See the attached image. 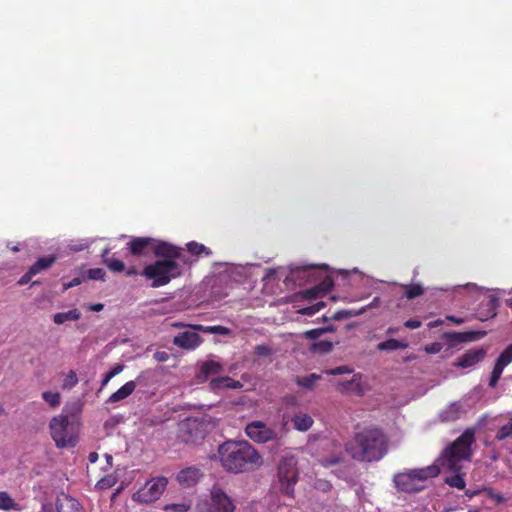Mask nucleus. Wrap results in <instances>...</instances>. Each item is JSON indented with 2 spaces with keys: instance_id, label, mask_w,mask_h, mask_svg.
<instances>
[{
  "instance_id": "obj_4",
  "label": "nucleus",
  "mask_w": 512,
  "mask_h": 512,
  "mask_svg": "<svg viewBox=\"0 0 512 512\" xmlns=\"http://www.w3.org/2000/svg\"><path fill=\"white\" fill-rule=\"evenodd\" d=\"M475 441V429L467 428L443 450L438 462L449 471L459 472L462 468L461 462L471 460L473 455L472 445Z\"/></svg>"
},
{
  "instance_id": "obj_3",
  "label": "nucleus",
  "mask_w": 512,
  "mask_h": 512,
  "mask_svg": "<svg viewBox=\"0 0 512 512\" xmlns=\"http://www.w3.org/2000/svg\"><path fill=\"white\" fill-rule=\"evenodd\" d=\"M175 250L176 256H157L156 261L146 265L141 271V276L151 280L152 288L168 285L182 275V267L177 260L181 259L183 249L175 245Z\"/></svg>"
},
{
  "instance_id": "obj_52",
  "label": "nucleus",
  "mask_w": 512,
  "mask_h": 512,
  "mask_svg": "<svg viewBox=\"0 0 512 512\" xmlns=\"http://www.w3.org/2000/svg\"><path fill=\"white\" fill-rule=\"evenodd\" d=\"M33 276H34L33 274H30V270H28V271H27V272H26V273H25V274H24V275L19 279L18 284H19V285H21V286L28 284V283L31 281V279H32V277H33Z\"/></svg>"
},
{
  "instance_id": "obj_41",
  "label": "nucleus",
  "mask_w": 512,
  "mask_h": 512,
  "mask_svg": "<svg viewBox=\"0 0 512 512\" xmlns=\"http://www.w3.org/2000/svg\"><path fill=\"white\" fill-rule=\"evenodd\" d=\"M333 349V344L330 341L322 340L312 345V350L323 354L329 353Z\"/></svg>"
},
{
  "instance_id": "obj_45",
  "label": "nucleus",
  "mask_w": 512,
  "mask_h": 512,
  "mask_svg": "<svg viewBox=\"0 0 512 512\" xmlns=\"http://www.w3.org/2000/svg\"><path fill=\"white\" fill-rule=\"evenodd\" d=\"M327 330L324 328H316L308 330L304 333L305 337L310 340H315L319 338L323 333H325Z\"/></svg>"
},
{
  "instance_id": "obj_44",
  "label": "nucleus",
  "mask_w": 512,
  "mask_h": 512,
  "mask_svg": "<svg viewBox=\"0 0 512 512\" xmlns=\"http://www.w3.org/2000/svg\"><path fill=\"white\" fill-rule=\"evenodd\" d=\"M352 369L347 365L338 366L336 368L327 370L326 373L328 375H342L352 373Z\"/></svg>"
},
{
  "instance_id": "obj_37",
  "label": "nucleus",
  "mask_w": 512,
  "mask_h": 512,
  "mask_svg": "<svg viewBox=\"0 0 512 512\" xmlns=\"http://www.w3.org/2000/svg\"><path fill=\"white\" fill-rule=\"evenodd\" d=\"M424 293V289L420 284H413L406 286L405 296L408 299H414L421 296Z\"/></svg>"
},
{
  "instance_id": "obj_50",
  "label": "nucleus",
  "mask_w": 512,
  "mask_h": 512,
  "mask_svg": "<svg viewBox=\"0 0 512 512\" xmlns=\"http://www.w3.org/2000/svg\"><path fill=\"white\" fill-rule=\"evenodd\" d=\"M422 325V322L418 319H409L404 322V326L409 329H417L420 328Z\"/></svg>"
},
{
  "instance_id": "obj_22",
  "label": "nucleus",
  "mask_w": 512,
  "mask_h": 512,
  "mask_svg": "<svg viewBox=\"0 0 512 512\" xmlns=\"http://www.w3.org/2000/svg\"><path fill=\"white\" fill-rule=\"evenodd\" d=\"M110 249L105 248L101 254L103 263L107 266V268L114 273H121L125 270V264L123 261L115 258L114 256H109Z\"/></svg>"
},
{
  "instance_id": "obj_57",
  "label": "nucleus",
  "mask_w": 512,
  "mask_h": 512,
  "mask_svg": "<svg viewBox=\"0 0 512 512\" xmlns=\"http://www.w3.org/2000/svg\"><path fill=\"white\" fill-rule=\"evenodd\" d=\"M155 358H156L158 361H166V360H167V358H168V355H167V353H165V352H161V353H160V352H157V353L155 354Z\"/></svg>"
},
{
  "instance_id": "obj_60",
  "label": "nucleus",
  "mask_w": 512,
  "mask_h": 512,
  "mask_svg": "<svg viewBox=\"0 0 512 512\" xmlns=\"http://www.w3.org/2000/svg\"><path fill=\"white\" fill-rule=\"evenodd\" d=\"M479 492H480L479 490H466V491H465V495H466L467 497H469V498H472V497H474V496L478 495V494H479Z\"/></svg>"
},
{
  "instance_id": "obj_53",
  "label": "nucleus",
  "mask_w": 512,
  "mask_h": 512,
  "mask_svg": "<svg viewBox=\"0 0 512 512\" xmlns=\"http://www.w3.org/2000/svg\"><path fill=\"white\" fill-rule=\"evenodd\" d=\"M80 283H81V280L79 278H74L70 282L64 283L63 284V289L64 290L70 289L72 287H75V286L79 285Z\"/></svg>"
},
{
  "instance_id": "obj_20",
  "label": "nucleus",
  "mask_w": 512,
  "mask_h": 512,
  "mask_svg": "<svg viewBox=\"0 0 512 512\" xmlns=\"http://www.w3.org/2000/svg\"><path fill=\"white\" fill-rule=\"evenodd\" d=\"M209 385L213 391H218L220 389H237L241 387L239 381H236L229 376L212 378Z\"/></svg>"
},
{
  "instance_id": "obj_8",
  "label": "nucleus",
  "mask_w": 512,
  "mask_h": 512,
  "mask_svg": "<svg viewBox=\"0 0 512 512\" xmlns=\"http://www.w3.org/2000/svg\"><path fill=\"white\" fill-rule=\"evenodd\" d=\"M326 269V265H323L322 267L311 265L304 268L303 271L308 277H311L314 280H320V283L300 292V295L303 298L318 299L325 296L333 288V278L330 275L323 273V270Z\"/></svg>"
},
{
  "instance_id": "obj_31",
  "label": "nucleus",
  "mask_w": 512,
  "mask_h": 512,
  "mask_svg": "<svg viewBox=\"0 0 512 512\" xmlns=\"http://www.w3.org/2000/svg\"><path fill=\"white\" fill-rule=\"evenodd\" d=\"M364 312H366V308H361V309H359V310H347V309H342V310H338V311H336V312L331 316V318H332L333 320L339 321V320L349 319V318H351V317H355V316L361 315V314H363Z\"/></svg>"
},
{
  "instance_id": "obj_46",
  "label": "nucleus",
  "mask_w": 512,
  "mask_h": 512,
  "mask_svg": "<svg viewBox=\"0 0 512 512\" xmlns=\"http://www.w3.org/2000/svg\"><path fill=\"white\" fill-rule=\"evenodd\" d=\"M88 276L90 279L104 280L105 271L101 268H93L88 271Z\"/></svg>"
},
{
  "instance_id": "obj_36",
  "label": "nucleus",
  "mask_w": 512,
  "mask_h": 512,
  "mask_svg": "<svg viewBox=\"0 0 512 512\" xmlns=\"http://www.w3.org/2000/svg\"><path fill=\"white\" fill-rule=\"evenodd\" d=\"M446 483L450 487L458 488V489H464L466 486L464 475L463 474H455L451 477L446 478Z\"/></svg>"
},
{
  "instance_id": "obj_10",
  "label": "nucleus",
  "mask_w": 512,
  "mask_h": 512,
  "mask_svg": "<svg viewBox=\"0 0 512 512\" xmlns=\"http://www.w3.org/2000/svg\"><path fill=\"white\" fill-rule=\"evenodd\" d=\"M245 433L252 441L259 444L273 441L277 439L278 436L275 429L267 426V424L262 421L248 423L245 427Z\"/></svg>"
},
{
  "instance_id": "obj_26",
  "label": "nucleus",
  "mask_w": 512,
  "mask_h": 512,
  "mask_svg": "<svg viewBox=\"0 0 512 512\" xmlns=\"http://www.w3.org/2000/svg\"><path fill=\"white\" fill-rule=\"evenodd\" d=\"M56 262V256L50 255L39 258L30 268V274L34 276L49 269Z\"/></svg>"
},
{
  "instance_id": "obj_63",
  "label": "nucleus",
  "mask_w": 512,
  "mask_h": 512,
  "mask_svg": "<svg viewBox=\"0 0 512 512\" xmlns=\"http://www.w3.org/2000/svg\"><path fill=\"white\" fill-rule=\"evenodd\" d=\"M398 330H399V329H398L397 327H389V328L387 329V334H395V333H397V332H398Z\"/></svg>"
},
{
  "instance_id": "obj_47",
  "label": "nucleus",
  "mask_w": 512,
  "mask_h": 512,
  "mask_svg": "<svg viewBox=\"0 0 512 512\" xmlns=\"http://www.w3.org/2000/svg\"><path fill=\"white\" fill-rule=\"evenodd\" d=\"M441 349H442V344L439 342H434V343H431V344H428L425 346V351L428 354H437L441 351Z\"/></svg>"
},
{
  "instance_id": "obj_61",
  "label": "nucleus",
  "mask_w": 512,
  "mask_h": 512,
  "mask_svg": "<svg viewBox=\"0 0 512 512\" xmlns=\"http://www.w3.org/2000/svg\"><path fill=\"white\" fill-rule=\"evenodd\" d=\"M448 320L454 322L455 324H462L464 320L462 318H457L455 316H448Z\"/></svg>"
},
{
  "instance_id": "obj_28",
  "label": "nucleus",
  "mask_w": 512,
  "mask_h": 512,
  "mask_svg": "<svg viewBox=\"0 0 512 512\" xmlns=\"http://www.w3.org/2000/svg\"><path fill=\"white\" fill-rule=\"evenodd\" d=\"M194 331H199L203 333L210 334H218V335H228L230 333V329L221 325L216 326H204L201 324H195L190 326Z\"/></svg>"
},
{
  "instance_id": "obj_14",
  "label": "nucleus",
  "mask_w": 512,
  "mask_h": 512,
  "mask_svg": "<svg viewBox=\"0 0 512 512\" xmlns=\"http://www.w3.org/2000/svg\"><path fill=\"white\" fill-rule=\"evenodd\" d=\"M202 343V338L196 332L185 331L176 335L173 344L186 350H194Z\"/></svg>"
},
{
  "instance_id": "obj_21",
  "label": "nucleus",
  "mask_w": 512,
  "mask_h": 512,
  "mask_svg": "<svg viewBox=\"0 0 512 512\" xmlns=\"http://www.w3.org/2000/svg\"><path fill=\"white\" fill-rule=\"evenodd\" d=\"M464 409L459 402H453L441 412V419L445 422H452L461 418Z\"/></svg>"
},
{
  "instance_id": "obj_42",
  "label": "nucleus",
  "mask_w": 512,
  "mask_h": 512,
  "mask_svg": "<svg viewBox=\"0 0 512 512\" xmlns=\"http://www.w3.org/2000/svg\"><path fill=\"white\" fill-rule=\"evenodd\" d=\"M504 370V367L501 366L499 363H495L494 365V368L492 370V373H491V376H490V380H489V386L490 387H495L497 382L499 381L500 377H501V374Z\"/></svg>"
},
{
  "instance_id": "obj_16",
  "label": "nucleus",
  "mask_w": 512,
  "mask_h": 512,
  "mask_svg": "<svg viewBox=\"0 0 512 512\" xmlns=\"http://www.w3.org/2000/svg\"><path fill=\"white\" fill-rule=\"evenodd\" d=\"M486 355L484 348L470 349L457 358L455 365L461 368H470L481 362Z\"/></svg>"
},
{
  "instance_id": "obj_35",
  "label": "nucleus",
  "mask_w": 512,
  "mask_h": 512,
  "mask_svg": "<svg viewBox=\"0 0 512 512\" xmlns=\"http://www.w3.org/2000/svg\"><path fill=\"white\" fill-rule=\"evenodd\" d=\"M78 383V377L75 371L70 370L64 377L62 389L69 390L75 387Z\"/></svg>"
},
{
  "instance_id": "obj_12",
  "label": "nucleus",
  "mask_w": 512,
  "mask_h": 512,
  "mask_svg": "<svg viewBox=\"0 0 512 512\" xmlns=\"http://www.w3.org/2000/svg\"><path fill=\"white\" fill-rule=\"evenodd\" d=\"M166 486L167 479L165 477L152 479L148 481L141 490L138 491V497L146 503L153 502L161 496Z\"/></svg>"
},
{
  "instance_id": "obj_17",
  "label": "nucleus",
  "mask_w": 512,
  "mask_h": 512,
  "mask_svg": "<svg viewBox=\"0 0 512 512\" xmlns=\"http://www.w3.org/2000/svg\"><path fill=\"white\" fill-rule=\"evenodd\" d=\"M202 476L203 473L201 472V470L197 467L192 466L179 471L176 478L182 487L188 488L196 485Z\"/></svg>"
},
{
  "instance_id": "obj_48",
  "label": "nucleus",
  "mask_w": 512,
  "mask_h": 512,
  "mask_svg": "<svg viewBox=\"0 0 512 512\" xmlns=\"http://www.w3.org/2000/svg\"><path fill=\"white\" fill-rule=\"evenodd\" d=\"M489 498L495 500L498 504H502L505 501V498L500 493H495L492 489H485Z\"/></svg>"
},
{
  "instance_id": "obj_13",
  "label": "nucleus",
  "mask_w": 512,
  "mask_h": 512,
  "mask_svg": "<svg viewBox=\"0 0 512 512\" xmlns=\"http://www.w3.org/2000/svg\"><path fill=\"white\" fill-rule=\"evenodd\" d=\"M223 365L214 360H206L199 364L196 379L199 383L206 382L210 377L222 373Z\"/></svg>"
},
{
  "instance_id": "obj_56",
  "label": "nucleus",
  "mask_w": 512,
  "mask_h": 512,
  "mask_svg": "<svg viewBox=\"0 0 512 512\" xmlns=\"http://www.w3.org/2000/svg\"><path fill=\"white\" fill-rule=\"evenodd\" d=\"M124 272L127 276H137L141 275V272H139L135 267H130L128 269L125 268Z\"/></svg>"
},
{
  "instance_id": "obj_32",
  "label": "nucleus",
  "mask_w": 512,
  "mask_h": 512,
  "mask_svg": "<svg viewBox=\"0 0 512 512\" xmlns=\"http://www.w3.org/2000/svg\"><path fill=\"white\" fill-rule=\"evenodd\" d=\"M186 246L188 252L191 253L192 255L199 256L201 254H205L206 256H209L212 254L211 250L208 247L195 241L188 242Z\"/></svg>"
},
{
  "instance_id": "obj_25",
  "label": "nucleus",
  "mask_w": 512,
  "mask_h": 512,
  "mask_svg": "<svg viewBox=\"0 0 512 512\" xmlns=\"http://www.w3.org/2000/svg\"><path fill=\"white\" fill-rule=\"evenodd\" d=\"M485 335V331L454 332L450 335V338L457 342H472L481 339Z\"/></svg>"
},
{
  "instance_id": "obj_43",
  "label": "nucleus",
  "mask_w": 512,
  "mask_h": 512,
  "mask_svg": "<svg viewBox=\"0 0 512 512\" xmlns=\"http://www.w3.org/2000/svg\"><path fill=\"white\" fill-rule=\"evenodd\" d=\"M254 353L257 356H262V357L270 356L272 354V348L270 346L264 345V344L257 345L254 348Z\"/></svg>"
},
{
  "instance_id": "obj_62",
  "label": "nucleus",
  "mask_w": 512,
  "mask_h": 512,
  "mask_svg": "<svg viewBox=\"0 0 512 512\" xmlns=\"http://www.w3.org/2000/svg\"><path fill=\"white\" fill-rule=\"evenodd\" d=\"M315 308H317V312L326 306L325 302L319 301L314 304Z\"/></svg>"
},
{
  "instance_id": "obj_54",
  "label": "nucleus",
  "mask_w": 512,
  "mask_h": 512,
  "mask_svg": "<svg viewBox=\"0 0 512 512\" xmlns=\"http://www.w3.org/2000/svg\"><path fill=\"white\" fill-rule=\"evenodd\" d=\"M189 509V506L186 504H174L172 505V511L174 512H185Z\"/></svg>"
},
{
  "instance_id": "obj_64",
  "label": "nucleus",
  "mask_w": 512,
  "mask_h": 512,
  "mask_svg": "<svg viewBox=\"0 0 512 512\" xmlns=\"http://www.w3.org/2000/svg\"><path fill=\"white\" fill-rule=\"evenodd\" d=\"M105 458H106L107 464L109 466H111L112 465V461H113V457L110 454H105Z\"/></svg>"
},
{
  "instance_id": "obj_30",
  "label": "nucleus",
  "mask_w": 512,
  "mask_h": 512,
  "mask_svg": "<svg viewBox=\"0 0 512 512\" xmlns=\"http://www.w3.org/2000/svg\"><path fill=\"white\" fill-rule=\"evenodd\" d=\"M407 344L404 342H401L397 339L390 338L386 341H383L377 345V349L379 351H394L398 349H405L407 348Z\"/></svg>"
},
{
  "instance_id": "obj_38",
  "label": "nucleus",
  "mask_w": 512,
  "mask_h": 512,
  "mask_svg": "<svg viewBox=\"0 0 512 512\" xmlns=\"http://www.w3.org/2000/svg\"><path fill=\"white\" fill-rule=\"evenodd\" d=\"M124 369V365L123 364H117L115 366H113L111 368V370L109 372L106 373V375L104 376L102 382H101V388H104L108 382L113 378L115 377L116 375H118L119 373H121Z\"/></svg>"
},
{
  "instance_id": "obj_24",
  "label": "nucleus",
  "mask_w": 512,
  "mask_h": 512,
  "mask_svg": "<svg viewBox=\"0 0 512 512\" xmlns=\"http://www.w3.org/2000/svg\"><path fill=\"white\" fill-rule=\"evenodd\" d=\"M291 421L294 428L300 432L308 431L314 423L313 418L309 414L301 412L295 414Z\"/></svg>"
},
{
  "instance_id": "obj_33",
  "label": "nucleus",
  "mask_w": 512,
  "mask_h": 512,
  "mask_svg": "<svg viewBox=\"0 0 512 512\" xmlns=\"http://www.w3.org/2000/svg\"><path fill=\"white\" fill-rule=\"evenodd\" d=\"M0 509L5 511L18 510V504L7 492L2 491L0 492Z\"/></svg>"
},
{
  "instance_id": "obj_27",
  "label": "nucleus",
  "mask_w": 512,
  "mask_h": 512,
  "mask_svg": "<svg viewBox=\"0 0 512 512\" xmlns=\"http://www.w3.org/2000/svg\"><path fill=\"white\" fill-rule=\"evenodd\" d=\"M81 318V312L78 309H72L67 312L54 314L53 322L57 325L64 324L67 321H77Z\"/></svg>"
},
{
  "instance_id": "obj_7",
  "label": "nucleus",
  "mask_w": 512,
  "mask_h": 512,
  "mask_svg": "<svg viewBox=\"0 0 512 512\" xmlns=\"http://www.w3.org/2000/svg\"><path fill=\"white\" fill-rule=\"evenodd\" d=\"M297 464V458L293 455L282 457L278 464L277 479L280 491L288 497H294L295 485L299 479Z\"/></svg>"
},
{
  "instance_id": "obj_49",
  "label": "nucleus",
  "mask_w": 512,
  "mask_h": 512,
  "mask_svg": "<svg viewBox=\"0 0 512 512\" xmlns=\"http://www.w3.org/2000/svg\"><path fill=\"white\" fill-rule=\"evenodd\" d=\"M341 461L342 457L340 456L326 457L325 459H323V464L325 466H333L339 464Z\"/></svg>"
},
{
  "instance_id": "obj_34",
  "label": "nucleus",
  "mask_w": 512,
  "mask_h": 512,
  "mask_svg": "<svg viewBox=\"0 0 512 512\" xmlns=\"http://www.w3.org/2000/svg\"><path fill=\"white\" fill-rule=\"evenodd\" d=\"M42 398L52 408H57L61 403V396L58 392L45 391L42 393Z\"/></svg>"
},
{
  "instance_id": "obj_6",
  "label": "nucleus",
  "mask_w": 512,
  "mask_h": 512,
  "mask_svg": "<svg viewBox=\"0 0 512 512\" xmlns=\"http://www.w3.org/2000/svg\"><path fill=\"white\" fill-rule=\"evenodd\" d=\"M440 474L438 465H430L425 468L412 469L407 472L398 473L394 476L393 482L398 491L415 493L422 489L419 482L428 478L437 477Z\"/></svg>"
},
{
  "instance_id": "obj_11",
  "label": "nucleus",
  "mask_w": 512,
  "mask_h": 512,
  "mask_svg": "<svg viewBox=\"0 0 512 512\" xmlns=\"http://www.w3.org/2000/svg\"><path fill=\"white\" fill-rule=\"evenodd\" d=\"M234 501L221 488L214 487L211 491V499L208 512H234Z\"/></svg>"
},
{
  "instance_id": "obj_23",
  "label": "nucleus",
  "mask_w": 512,
  "mask_h": 512,
  "mask_svg": "<svg viewBox=\"0 0 512 512\" xmlns=\"http://www.w3.org/2000/svg\"><path fill=\"white\" fill-rule=\"evenodd\" d=\"M135 381H128L121 386L116 392L110 395L108 402L116 403L129 397L135 390Z\"/></svg>"
},
{
  "instance_id": "obj_40",
  "label": "nucleus",
  "mask_w": 512,
  "mask_h": 512,
  "mask_svg": "<svg viewBox=\"0 0 512 512\" xmlns=\"http://www.w3.org/2000/svg\"><path fill=\"white\" fill-rule=\"evenodd\" d=\"M512 436V418L505 425L501 426L496 434L498 440H505Z\"/></svg>"
},
{
  "instance_id": "obj_2",
  "label": "nucleus",
  "mask_w": 512,
  "mask_h": 512,
  "mask_svg": "<svg viewBox=\"0 0 512 512\" xmlns=\"http://www.w3.org/2000/svg\"><path fill=\"white\" fill-rule=\"evenodd\" d=\"M218 458L222 468L233 474L251 472L260 468L263 458L248 441L227 440L218 447Z\"/></svg>"
},
{
  "instance_id": "obj_9",
  "label": "nucleus",
  "mask_w": 512,
  "mask_h": 512,
  "mask_svg": "<svg viewBox=\"0 0 512 512\" xmlns=\"http://www.w3.org/2000/svg\"><path fill=\"white\" fill-rule=\"evenodd\" d=\"M69 418L66 415L53 417L50 421V434L58 448L74 447L76 438L69 435L68 432Z\"/></svg>"
},
{
  "instance_id": "obj_15",
  "label": "nucleus",
  "mask_w": 512,
  "mask_h": 512,
  "mask_svg": "<svg viewBox=\"0 0 512 512\" xmlns=\"http://www.w3.org/2000/svg\"><path fill=\"white\" fill-rule=\"evenodd\" d=\"M336 390L340 393H354L357 396H362L364 394L362 375L356 373L350 380L339 381L336 384Z\"/></svg>"
},
{
  "instance_id": "obj_18",
  "label": "nucleus",
  "mask_w": 512,
  "mask_h": 512,
  "mask_svg": "<svg viewBox=\"0 0 512 512\" xmlns=\"http://www.w3.org/2000/svg\"><path fill=\"white\" fill-rule=\"evenodd\" d=\"M499 307V298L496 295H489L486 300L482 301L479 308V319L481 321L488 320L497 315Z\"/></svg>"
},
{
  "instance_id": "obj_59",
  "label": "nucleus",
  "mask_w": 512,
  "mask_h": 512,
  "mask_svg": "<svg viewBox=\"0 0 512 512\" xmlns=\"http://www.w3.org/2000/svg\"><path fill=\"white\" fill-rule=\"evenodd\" d=\"M88 460L90 463H95L98 460V453L91 452L88 456Z\"/></svg>"
},
{
  "instance_id": "obj_1",
  "label": "nucleus",
  "mask_w": 512,
  "mask_h": 512,
  "mask_svg": "<svg viewBox=\"0 0 512 512\" xmlns=\"http://www.w3.org/2000/svg\"><path fill=\"white\" fill-rule=\"evenodd\" d=\"M389 450V438L381 428L367 426L345 444V451L358 462H377Z\"/></svg>"
},
{
  "instance_id": "obj_39",
  "label": "nucleus",
  "mask_w": 512,
  "mask_h": 512,
  "mask_svg": "<svg viewBox=\"0 0 512 512\" xmlns=\"http://www.w3.org/2000/svg\"><path fill=\"white\" fill-rule=\"evenodd\" d=\"M496 362L504 368L512 362V344L499 355Z\"/></svg>"
},
{
  "instance_id": "obj_55",
  "label": "nucleus",
  "mask_w": 512,
  "mask_h": 512,
  "mask_svg": "<svg viewBox=\"0 0 512 512\" xmlns=\"http://www.w3.org/2000/svg\"><path fill=\"white\" fill-rule=\"evenodd\" d=\"M381 303V300L379 297H375L371 303H369L367 306H364L363 308H366V311L370 308L379 307Z\"/></svg>"
},
{
  "instance_id": "obj_29",
  "label": "nucleus",
  "mask_w": 512,
  "mask_h": 512,
  "mask_svg": "<svg viewBox=\"0 0 512 512\" xmlns=\"http://www.w3.org/2000/svg\"><path fill=\"white\" fill-rule=\"evenodd\" d=\"M321 379V376L316 373H311L306 376H297L295 382L297 385L311 390L316 382Z\"/></svg>"
},
{
  "instance_id": "obj_51",
  "label": "nucleus",
  "mask_w": 512,
  "mask_h": 512,
  "mask_svg": "<svg viewBox=\"0 0 512 512\" xmlns=\"http://www.w3.org/2000/svg\"><path fill=\"white\" fill-rule=\"evenodd\" d=\"M302 315L312 316L317 313V308H315L314 304L305 308H302L298 311Z\"/></svg>"
},
{
  "instance_id": "obj_5",
  "label": "nucleus",
  "mask_w": 512,
  "mask_h": 512,
  "mask_svg": "<svg viewBox=\"0 0 512 512\" xmlns=\"http://www.w3.org/2000/svg\"><path fill=\"white\" fill-rule=\"evenodd\" d=\"M126 249L134 257H145L151 252L154 256H176L174 244L152 237H132Z\"/></svg>"
},
{
  "instance_id": "obj_19",
  "label": "nucleus",
  "mask_w": 512,
  "mask_h": 512,
  "mask_svg": "<svg viewBox=\"0 0 512 512\" xmlns=\"http://www.w3.org/2000/svg\"><path fill=\"white\" fill-rule=\"evenodd\" d=\"M57 512H80L81 504L73 497L62 494L57 498Z\"/></svg>"
},
{
  "instance_id": "obj_58",
  "label": "nucleus",
  "mask_w": 512,
  "mask_h": 512,
  "mask_svg": "<svg viewBox=\"0 0 512 512\" xmlns=\"http://www.w3.org/2000/svg\"><path fill=\"white\" fill-rule=\"evenodd\" d=\"M104 305L101 304V303H97V304H92L89 306V309L91 311H95V312H99L103 309Z\"/></svg>"
}]
</instances>
